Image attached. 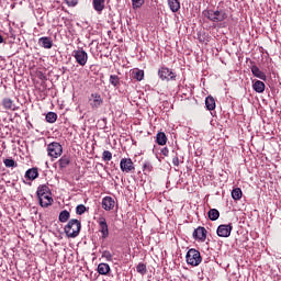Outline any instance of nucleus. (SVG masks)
Masks as SVG:
<instances>
[{"instance_id":"obj_36","label":"nucleus","mask_w":281,"mask_h":281,"mask_svg":"<svg viewBox=\"0 0 281 281\" xmlns=\"http://www.w3.org/2000/svg\"><path fill=\"white\" fill-rule=\"evenodd\" d=\"M145 1L146 0H132V5H133L134 10L137 8H142L144 5Z\"/></svg>"},{"instance_id":"obj_1","label":"nucleus","mask_w":281,"mask_h":281,"mask_svg":"<svg viewBox=\"0 0 281 281\" xmlns=\"http://www.w3.org/2000/svg\"><path fill=\"white\" fill-rule=\"evenodd\" d=\"M36 196L41 207H49L54 203L52 191L47 184H40L37 187Z\"/></svg>"},{"instance_id":"obj_35","label":"nucleus","mask_w":281,"mask_h":281,"mask_svg":"<svg viewBox=\"0 0 281 281\" xmlns=\"http://www.w3.org/2000/svg\"><path fill=\"white\" fill-rule=\"evenodd\" d=\"M85 212H87V206H85L83 204L77 205L76 214H78L79 216H82V214H85Z\"/></svg>"},{"instance_id":"obj_29","label":"nucleus","mask_w":281,"mask_h":281,"mask_svg":"<svg viewBox=\"0 0 281 281\" xmlns=\"http://www.w3.org/2000/svg\"><path fill=\"white\" fill-rule=\"evenodd\" d=\"M3 164H4L5 168H16V166H19L16 164V161H14V159H12V158L4 159Z\"/></svg>"},{"instance_id":"obj_18","label":"nucleus","mask_w":281,"mask_h":281,"mask_svg":"<svg viewBox=\"0 0 281 281\" xmlns=\"http://www.w3.org/2000/svg\"><path fill=\"white\" fill-rule=\"evenodd\" d=\"M92 5L98 14H102V10H104V0H92Z\"/></svg>"},{"instance_id":"obj_38","label":"nucleus","mask_w":281,"mask_h":281,"mask_svg":"<svg viewBox=\"0 0 281 281\" xmlns=\"http://www.w3.org/2000/svg\"><path fill=\"white\" fill-rule=\"evenodd\" d=\"M68 8H76L78 5V0H65Z\"/></svg>"},{"instance_id":"obj_10","label":"nucleus","mask_w":281,"mask_h":281,"mask_svg":"<svg viewBox=\"0 0 281 281\" xmlns=\"http://www.w3.org/2000/svg\"><path fill=\"white\" fill-rule=\"evenodd\" d=\"M90 106L91 109H100L104 104V99H102V95L100 93L94 92L91 93L89 98Z\"/></svg>"},{"instance_id":"obj_41","label":"nucleus","mask_w":281,"mask_h":281,"mask_svg":"<svg viewBox=\"0 0 281 281\" xmlns=\"http://www.w3.org/2000/svg\"><path fill=\"white\" fill-rule=\"evenodd\" d=\"M0 43H3V36L0 34Z\"/></svg>"},{"instance_id":"obj_7","label":"nucleus","mask_w":281,"mask_h":281,"mask_svg":"<svg viewBox=\"0 0 281 281\" xmlns=\"http://www.w3.org/2000/svg\"><path fill=\"white\" fill-rule=\"evenodd\" d=\"M97 223L99 225V232L101 234V238L103 240H106V238H109V224L106 223V217L104 216L98 217Z\"/></svg>"},{"instance_id":"obj_13","label":"nucleus","mask_w":281,"mask_h":281,"mask_svg":"<svg viewBox=\"0 0 281 281\" xmlns=\"http://www.w3.org/2000/svg\"><path fill=\"white\" fill-rule=\"evenodd\" d=\"M101 205L105 212H111L115 207V200L111 196H104L102 199Z\"/></svg>"},{"instance_id":"obj_31","label":"nucleus","mask_w":281,"mask_h":281,"mask_svg":"<svg viewBox=\"0 0 281 281\" xmlns=\"http://www.w3.org/2000/svg\"><path fill=\"white\" fill-rule=\"evenodd\" d=\"M143 172H145V175H147V172H153V164H150V161H145L143 164Z\"/></svg>"},{"instance_id":"obj_30","label":"nucleus","mask_w":281,"mask_h":281,"mask_svg":"<svg viewBox=\"0 0 281 281\" xmlns=\"http://www.w3.org/2000/svg\"><path fill=\"white\" fill-rule=\"evenodd\" d=\"M137 273H140V276H146L147 269H146V263H138L136 267Z\"/></svg>"},{"instance_id":"obj_28","label":"nucleus","mask_w":281,"mask_h":281,"mask_svg":"<svg viewBox=\"0 0 281 281\" xmlns=\"http://www.w3.org/2000/svg\"><path fill=\"white\" fill-rule=\"evenodd\" d=\"M56 120H58V115L55 112H48L46 114V122H48L49 124H54Z\"/></svg>"},{"instance_id":"obj_4","label":"nucleus","mask_w":281,"mask_h":281,"mask_svg":"<svg viewBox=\"0 0 281 281\" xmlns=\"http://www.w3.org/2000/svg\"><path fill=\"white\" fill-rule=\"evenodd\" d=\"M186 260L191 267H199L203 259L201 258V252L199 250L191 248L187 252Z\"/></svg>"},{"instance_id":"obj_12","label":"nucleus","mask_w":281,"mask_h":281,"mask_svg":"<svg viewBox=\"0 0 281 281\" xmlns=\"http://www.w3.org/2000/svg\"><path fill=\"white\" fill-rule=\"evenodd\" d=\"M193 238H195V240H200V243H205V238H207V229H205V227L199 226L193 232Z\"/></svg>"},{"instance_id":"obj_20","label":"nucleus","mask_w":281,"mask_h":281,"mask_svg":"<svg viewBox=\"0 0 281 281\" xmlns=\"http://www.w3.org/2000/svg\"><path fill=\"white\" fill-rule=\"evenodd\" d=\"M156 142L159 146H166L168 142V137L166 136V133L159 132L156 136Z\"/></svg>"},{"instance_id":"obj_34","label":"nucleus","mask_w":281,"mask_h":281,"mask_svg":"<svg viewBox=\"0 0 281 281\" xmlns=\"http://www.w3.org/2000/svg\"><path fill=\"white\" fill-rule=\"evenodd\" d=\"M103 161H111L113 159V154L109 150H104L102 154Z\"/></svg>"},{"instance_id":"obj_2","label":"nucleus","mask_w":281,"mask_h":281,"mask_svg":"<svg viewBox=\"0 0 281 281\" xmlns=\"http://www.w3.org/2000/svg\"><path fill=\"white\" fill-rule=\"evenodd\" d=\"M80 229H82V224L76 218L70 220L64 228L68 238H78Z\"/></svg>"},{"instance_id":"obj_23","label":"nucleus","mask_w":281,"mask_h":281,"mask_svg":"<svg viewBox=\"0 0 281 281\" xmlns=\"http://www.w3.org/2000/svg\"><path fill=\"white\" fill-rule=\"evenodd\" d=\"M205 106L207 111H214L216 109V101L213 99V97H206Z\"/></svg>"},{"instance_id":"obj_6","label":"nucleus","mask_w":281,"mask_h":281,"mask_svg":"<svg viewBox=\"0 0 281 281\" xmlns=\"http://www.w3.org/2000/svg\"><path fill=\"white\" fill-rule=\"evenodd\" d=\"M48 157H53L54 159H58L60 155H63V145L60 143L53 142L47 146Z\"/></svg>"},{"instance_id":"obj_3","label":"nucleus","mask_w":281,"mask_h":281,"mask_svg":"<svg viewBox=\"0 0 281 281\" xmlns=\"http://www.w3.org/2000/svg\"><path fill=\"white\" fill-rule=\"evenodd\" d=\"M204 16L209 19V21H212L213 23H223L225 19H227V12L225 10H207L204 12Z\"/></svg>"},{"instance_id":"obj_32","label":"nucleus","mask_w":281,"mask_h":281,"mask_svg":"<svg viewBox=\"0 0 281 281\" xmlns=\"http://www.w3.org/2000/svg\"><path fill=\"white\" fill-rule=\"evenodd\" d=\"M134 78L138 82H142V80H144V70H135L134 71Z\"/></svg>"},{"instance_id":"obj_24","label":"nucleus","mask_w":281,"mask_h":281,"mask_svg":"<svg viewBox=\"0 0 281 281\" xmlns=\"http://www.w3.org/2000/svg\"><path fill=\"white\" fill-rule=\"evenodd\" d=\"M207 216H209L210 221H218L221 213L216 209H211L207 212Z\"/></svg>"},{"instance_id":"obj_39","label":"nucleus","mask_w":281,"mask_h":281,"mask_svg":"<svg viewBox=\"0 0 281 281\" xmlns=\"http://www.w3.org/2000/svg\"><path fill=\"white\" fill-rule=\"evenodd\" d=\"M172 164L173 166H179V157H173Z\"/></svg>"},{"instance_id":"obj_33","label":"nucleus","mask_w":281,"mask_h":281,"mask_svg":"<svg viewBox=\"0 0 281 281\" xmlns=\"http://www.w3.org/2000/svg\"><path fill=\"white\" fill-rule=\"evenodd\" d=\"M110 83L113 87H117V85H120V77H117V75H111L110 76Z\"/></svg>"},{"instance_id":"obj_8","label":"nucleus","mask_w":281,"mask_h":281,"mask_svg":"<svg viewBox=\"0 0 281 281\" xmlns=\"http://www.w3.org/2000/svg\"><path fill=\"white\" fill-rule=\"evenodd\" d=\"M120 168L122 172H125L126 175L135 172V165L131 158H122L120 161Z\"/></svg>"},{"instance_id":"obj_19","label":"nucleus","mask_w":281,"mask_h":281,"mask_svg":"<svg viewBox=\"0 0 281 281\" xmlns=\"http://www.w3.org/2000/svg\"><path fill=\"white\" fill-rule=\"evenodd\" d=\"M111 271V266L109 263H99L98 273L100 276H106Z\"/></svg>"},{"instance_id":"obj_15","label":"nucleus","mask_w":281,"mask_h":281,"mask_svg":"<svg viewBox=\"0 0 281 281\" xmlns=\"http://www.w3.org/2000/svg\"><path fill=\"white\" fill-rule=\"evenodd\" d=\"M25 179L29 181H34L35 179H38V168L33 167L25 172Z\"/></svg>"},{"instance_id":"obj_5","label":"nucleus","mask_w":281,"mask_h":281,"mask_svg":"<svg viewBox=\"0 0 281 281\" xmlns=\"http://www.w3.org/2000/svg\"><path fill=\"white\" fill-rule=\"evenodd\" d=\"M72 56L75 57L77 65H80V67H85L89 60V54H87L82 48L74 50Z\"/></svg>"},{"instance_id":"obj_40","label":"nucleus","mask_w":281,"mask_h":281,"mask_svg":"<svg viewBox=\"0 0 281 281\" xmlns=\"http://www.w3.org/2000/svg\"><path fill=\"white\" fill-rule=\"evenodd\" d=\"M162 155H164L165 157L168 156V148L162 149Z\"/></svg>"},{"instance_id":"obj_37","label":"nucleus","mask_w":281,"mask_h":281,"mask_svg":"<svg viewBox=\"0 0 281 281\" xmlns=\"http://www.w3.org/2000/svg\"><path fill=\"white\" fill-rule=\"evenodd\" d=\"M102 258H105L108 261L113 260V255H111V251L105 250L102 252Z\"/></svg>"},{"instance_id":"obj_16","label":"nucleus","mask_w":281,"mask_h":281,"mask_svg":"<svg viewBox=\"0 0 281 281\" xmlns=\"http://www.w3.org/2000/svg\"><path fill=\"white\" fill-rule=\"evenodd\" d=\"M251 74L255 78H259V80H267V75L256 65L251 67Z\"/></svg>"},{"instance_id":"obj_21","label":"nucleus","mask_w":281,"mask_h":281,"mask_svg":"<svg viewBox=\"0 0 281 281\" xmlns=\"http://www.w3.org/2000/svg\"><path fill=\"white\" fill-rule=\"evenodd\" d=\"M168 5L171 12H179V10L181 9V3L179 2V0H168Z\"/></svg>"},{"instance_id":"obj_26","label":"nucleus","mask_w":281,"mask_h":281,"mask_svg":"<svg viewBox=\"0 0 281 281\" xmlns=\"http://www.w3.org/2000/svg\"><path fill=\"white\" fill-rule=\"evenodd\" d=\"M232 198L234 201H240V199H243V190H240V188L233 189Z\"/></svg>"},{"instance_id":"obj_9","label":"nucleus","mask_w":281,"mask_h":281,"mask_svg":"<svg viewBox=\"0 0 281 281\" xmlns=\"http://www.w3.org/2000/svg\"><path fill=\"white\" fill-rule=\"evenodd\" d=\"M158 76L161 80H167V82H169V80H177V75L166 67L158 70Z\"/></svg>"},{"instance_id":"obj_27","label":"nucleus","mask_w":281,"mask_h":281,"mask_svg":"<svg viewBox=\"0 0 281 281\" xmlns=\"http://www.w3.org/2000/svg\"><path fill=\"white\" fill-rule=\"evenodd\" d=\"M71 216V214L69 213V211L64 210L59 213V222L60 223H67V221H69V217Z\"/></svg>"},{"instance_id":"obj_11","label":"nucleus","mask_w":281,"mask_h":281,"mask_svg":"<svg viewBox=\"0 0 281 281\" xmlns=\"http://www.w3.org/2000/svg\"><path fill=\"white\" fill-rule=\"evenodd\" d=\"M232 224H222L217 227L216 233L220 238H229L232 236Z\"/></svg>"},{"instance_id":"obj_17","label":"nucleus","mask_w":281,"mask_h":281,"mask_svg":"<svg viewBox=\"0 0 281 281\" xmlns=\"http://www.w3.org/2000/svg\"><path fill=\"white\" fill-rule=\"evenodd\" d=\"M2 106L7 111H15L16 110V105H14V101H12V99H10V98H5L2 100Z\"/></svg>"},{"instance_id":"obj_22","label":"nucleus","mask_w":281,"mask_h":281,"mask_svg":"<svg viewBox=\"0 0 281 281\" xmlns=\"http://www.w3.org/2000/svg\"><path fill=\"white\" fill-rule=\"evenodd\" d=\"M252 89L254 91H256V93H265V82L260 80L255 81L252 85Z\"/></svg>"},{"instance_id":"obj_14","label":"nucleus","mask_w":281,"mask_h":281,"mask_svg":"<svg viewBox=\"0 0 281 281\" xmlns=\"http://www.w3.org/2000/svg\"><path fill=\"white\" fill-rule=\"evenodd\" d=\"M38 44L44 47V49H52V47H54V42L52 41V37H40Z\"/></svg>"},{"instance_id":"obj_25","label":"nucleus","mask_w":281,"mask_h":281,"mask_svg":"<svg viewBox=\"0 0 281 281\" xmlns=\"http://www.w3.org/2000/svg\"><path fill=\"white\" fill-rule=\"evenodd\" d=\"M59 168H67V166H69V164H71V159L69 158V156H63L59 160Z\"/></svg>"}]
</instances>
